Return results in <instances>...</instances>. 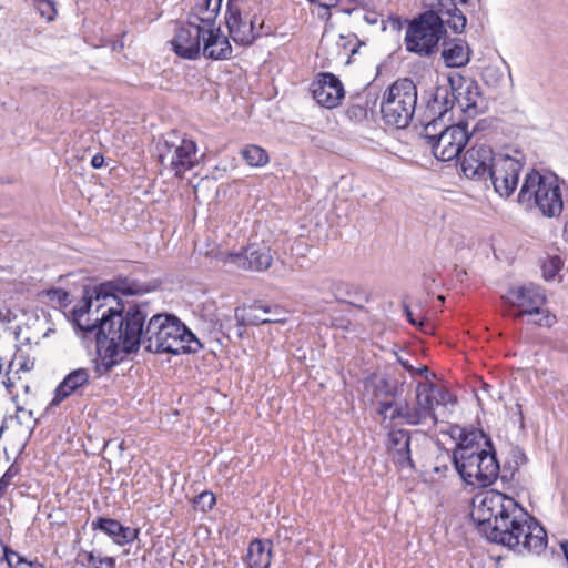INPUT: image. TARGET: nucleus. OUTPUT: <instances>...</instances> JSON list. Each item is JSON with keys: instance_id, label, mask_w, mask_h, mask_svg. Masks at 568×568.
Segmentation results:
<instances>
[{"instance_id": "f257e3e1", "label": "nucleus", "mask_w": 568, "mask_h": 568, "mask_svg": "<svg viewBox=\"0 0 568 568\" xmlns=\"http://www.w3.org/2000/svg\"><path fill=\"white\" fill-rule=\"evenodd\" d=\"M470 518L479 534L491 542L534 554H540L547 546L545 528L514 498L497 490L474 497Z\"/></svg>"}, {"instance_id": "f03ea898", "label": "nucleus", "mask_w": 568, "mask_h": 568, "mask_svg": "<svg viewBox=\"0 0 568 568\" xmlns=\"http://www.w3.org/2000/svg\"><path fill=\"white\" fill-rule=\"evenodd\" d=\"M129 323L124 335L125 349L138 352L141 346L150 353L173 355L195 354L203 348L201 341L172 314L149 315L145 305H132L128 308Z\"/></svg>"}, {"instance_id": "7ed1b4c3", "label": "nucleus", "mask_w": 568, "mask_h": 568, "mask_svg": "<svg viewBox=\"0 0 568 568\" xmlns=\"http://www.w3.org/2000/svg\"><path fill=\"white\" fill-rule=\"evenodd\" d=\"M129 323L128 310L110 306L101 314L100 327L95 333V346L100 357V367L106 373L122 361L124 355L133 354L125 349V332Z\"/></svg>"}, {"instance_id": "20e7f679", "label": "nucleus", "mask_w": 568, "mask_h": 568, "mask_svg": "<svg viewBox=\"0 0 568 568\" xmlns=\"http://www.w3.org/2000/svg\"><path fill=\"white\" fill-rule=\"evenodd\" d=\"M517 202L528 210L538 209L546 217L559 216L564 210V201L558 176L541 174L532 169L525 175Z\"/></svg>"}, {"instance_id": "39448f33", "label": "nucleus", "mask_w": 568, "mask_h": 568, "mask_svg": "<svg viewBox=\"0 0 568 568\" xmlns=\"http://www.w3.org/2000/svg\"><path fill=\"white\" fill-rule=\"evenodd\" d=\"M417 87L413 80L403 78L389 85L381 103V113L386 125L405 129L415 114Z\"/></svg>"}, {"instance_id": "423d86ee", "label": "nucleus", "mask_w": 568, "mask_h": 568, "mask_svg": "<svg viewBox=\"0 0 568 568\" xmlns=\"http://www.w3.org/2000/svg\"><path fill=\"white\" fill-rule=\"evenodd\" d=\"M446 17L435 10H427L409 21L405 47L408 52L430 57L438 50L439 41L446 36Z\"/></svg>"}, {"instance_id": "0eeeda50", "label": "nucleus", "mask_w": 568, "mask_h": 568, "mask_svg": "<svg viewBox=\"0 0 568 568\" xmlns=\"http://www.w3.org/2000/svg\"><path fill=\"white\" fill-rule=\"evenodd\" d=\"M504 304L509 308L505 311L508 316L519 320L524 315L539 316L532 323L541 327H551L556 322V315L544 308L547 302L545 290L536 284L529 283L508 290L503 297Z\"/></svg>"}, {"instance_id": "6e6552de", "label": "nucleus", "mask_w": 568, "mask_h": 568, "mask_svg": "<svg viewBox=\"0 0 568 568\" xmlns=\"http://www.w3.org/2000/svg\"><path fill=\"white\" fill-rule=\"evenodd\" d=\"M224 20L230 37L240 45L248 47L256 39L272 33V28L265 24L263 6L258 1L252 8L226 10Z\"/></svg>"}, {"instance_id": "1a4fd4ad", "label": "nucleus", "mask_w": 568, "mask_h": 568, "mask_svg": "<svg viewBox=\"0 0 568 568\" xmlns=\"http://www.w3.org/2000/svg\"><path fill=\"white\" fill-rule=\"evenodd\" d=\"M453 463L460 478L471 486H490L500 474V465L494 447L480 449L475 454H468L465 450L464 454L460 453V459Z\"/></svg>"}, {"instance_id": "9d476101", "label": "nucleus", "mask_w": 568, "mask_h": 568, "mask_svg": "<svg viewBox=\"0 0 568 568\" xmlns=\"http://www.w3.org/2000/svg\"><path fill=\"white\" fill-rule=\"evenodd\" d=\"M158 148L160 164L168 166L178 178H182L186 171L192 170L197 163L196 143L175 131L169 132L163 143H160Z\"/></svg>"}, {"instance_id": "9b49d317", "label": "nucleus", "mask_w": 568, "mask_h": 568, "mask_svg": "<svg viewBox=\"0 0 568 568\" xmlns=\"http://www.w3.org/2000/svg\"><path fill=\"white\" fill-rule=\"evenodd\" d=\"M156 287V284H144L136 280L118 276L112 281L99 284L92 290L95 302L98 303L95 312L98 313L105 306L106 308L110 306H119L125 311L132 305H139V303L124 302L119 295H141L154 291ZM140 305H145V307L148 306L146 303H140Z\"/></svg>"}, {"instance_id": "f8f14e48", "label": "nucleus", "mask_w": 568, "mask_h": 568, "mask_svg": "<svg viewBox=\"0 0 568 568\" xmlns=\"http://www.w3.org/2000/svg\"><path fill=\"white\" fill-rule=\"evenodd\" d=\"M467 125L465 120H460L457 124L442 129L439 136L430 145L434 156L443 162L458 158L471 136Z\"/></svg>"}, {"instance_id": "ddd939ff", "label": "nucleus", "mask_w": 568, "mask_h": 568, "mask_svg": "<svg viewBox=\"0 0 568 568\" xmlns=\"http://www.w3.org/2000/svg\"><path fill=\"white\" fill-rule=\"evenodd\" d=\"M523 163L509 155L498 154L495 159V165L488 173V180L491 181L494 190L499 196L508 199L514 194L518 186L519 174Z\"/></svg>"}, {"instance_id": "4468645a", "label": "nucleus", "mask_w": 568, "mask_h": 568, "mask_svg": "<svg viewBox=\"0 0 568 568\" xmlns=\"http://www.w3.org/2000/svg\"><path fill=\"white\" fill-rule=\"evenodd\" d=\"M497 155L489 145L475 144L466 150L460 162V169L468 179L487 181Z\"/></svg>"}, {"instance_id": "2eb2a0df", "label": "nucleus", "mask_w": 568, "mask_h": 568, "mask_svg": "<svg viewBox=\"0 0 568 568\" xmlns=\"http://www.w3.org/2000/svg\"><path fill=\"white\" fill-rule=\"evenodd\" d=\"M450 109H453V102L449 100V89L437 87L432 94V99L427 102V111L433 118L425 124L423 130V138L429 146L439 136L440 130L447 128L444 123V118Z\"/></svg>"}, {"instance_id": "dca6fc26", "label": "nucleus", "mask_w": 568, "mask_h": 568, "mask_svg": "<svg viewBox=\"0 0 568 568\" xmlns=\"http://www.w3.org/2000/svg\"><path fill=\"white\" fill-rule=\"evenodd\" d=\"M205 38L204 27L192 20L180 26L171 43L176 55L187 60H195L201 54V42Z\"/></svg>"}, {"instance_id": "f3484780", "label": "nucleus", "mask_w": 568, "mask_h": 568, "mask_svg": "<svg viewBox=\"0 0 568 568\" xmlns=\"http://www.w3.org/2000/svg\"><path fill=\"white\" fill-rule=\"evenodd\" d=\"M273 256L270 247L250 244L239 253H227L223 258L224 264L251 272H264L272 265Z\"/></svg>"}, {"instance_id": "a211bd4d", "label": "nucleus", "mask_w": 568, "mask_h": 568, "mask_svg": "<svg viewBox=\"0 0 568 568\" xmlns=\"http://www.w3.org/2000/svg\"><path fill=\"white\" fill-rule=\"evenodd\" d=\"M314 100L324 108L337 106L344 98L345 91L341 80L332 73H321L311 84Z\"/></svg>"}, {"instance_id": "6ab92c4d", "label": "nucleus", "mask_w": 568, "mask_h": 568, "mask_svg": "<svg viewBox=\"0 0 568 568\" xmlns=\"http://www.w3.org/2000/svg\"><path fill=\"white\" fill-rule=\"evenodd\" d=\"M413 438L410 433L403 428H392L388 432L387 450L393 462L400 468L415 469L413 460Z\"/></svg>"}, {"instance_id": "aec40b11", "label": "nucleus", "mask_w": 568, "mask_h": 568, "mask_svg": "<svg viewBox=\"0 0 568 568\" xmlns=\"http://www.w3.org/2000/svg\"><path fill=\"white\" fill-rule=\"evenodd\" d=\"M449 100L456 103L467 118H475L481 110L483 97L476 81H465L456 90H449Z\"/></svg>"}, {"instance_id": "412c9836", "label": "nucleus", "mask_w": 568, "mask_h": 568, "mask_svg": "<svg viewBox=\"0 0 568 568\" xmlns=\"http://www.w3.org/2000/svg\"><path fill=\"white\" fill-rule=\"evenodd\" d=\"M234 320V324L232 323L231 318H227L226 321L220 323V331L229 339H231L232 336H235L236 338L241 339L245 334L246 325L284 323L286 321L285 317L280 316L261 317L258 315H252L246 318L240 307L235 308Z\"/></svg>"}, {"instance_id": "4be33fe9", "label": "nucleus", "mask_w": 568, "mask_h": 568, "mask_svg": "<svg viewBox=\"0 0 568 568\" xmlns=\"http://www.w3.org/2000/svg\"><path fill=\"white\" fill-rule=\"evenodd\" d=\"M94 293L85 288L81 302L73 307L72 311V323L74 327L83 333V336L88 334H94L99 331L101 317L91 320V307L93 305Z\"/></svg>"}, {"instance_id": "5701e85b", "label": "nucleus", "mask_w": 568, "mask_h": 568, "mask_svg": "<svg viewBox=\"0 0 568 568\" xmlns=\"http://www.w3.org/2000/svg\"><path fill=\"white\" fill-rule=\"evenodd\" d=\"M3 362H8V374L18 375L20 372H29L33 368L34 362L21 353L17 343L0 338V374Z\"/></svg>"}, {"instance_id": "b1692460", "label": "nucleus", "mask_w": 568, "mask_h": 568, "mask_svg": "<svg viewBox=\"0 0 568 568\" xmlns=\"http://www.w3.org/2000/svg\"><path fill=\"white\" fill-rule=\"evenodd\" d=\"M494 447L491 439L481 429L459 428V442L453 453V462L460 459V453L475 454L480 449Z\"/></svg>"}, {"instance_id": "393cba45", "label": "nucleus", "mask_w": 568, "mask_h": 568, "mask_svg": "<svg viewBox=\"0 0 568 568\" xmlns=\"http://www.w3.org/2000/svg\"><path fill=\"white\" fill-rule=\"evenodd\" d=\"M232 45L220 27L207 30L203 38V55L211 60H227L232 57Z\"/></svg>"}, {"instance_id": "a878e982", "label": "nucleus", "mask_w": 568, "mask_h": 568, "mask_svg": "<svg viewBox=\"0 0 568 568\" xmlns=\"http://www.w3.org/2000/svg\"><path fill=\"white\" fill-rule=\"evenodd\" d=\"M92 529L101 530L112 537L120 545H126L138 538L139 530L123 526L119 520L113 518L99 517L92 521Z\"/></svg>"}, {"instance_id": "bb28decb", "label": "nucleus", "mask_w": 568, "mask_h": 568, "mask_svg": "<svg viewBox=\"0 0 568 568\" xmlns=\"http://www.w3.org/2000/svg\"><path fill=\"white\" fill-rule=\"evenodd\" d=\"M469 0H436L430 10L438 11L446 17V24L455 32L462 33L465 30L467 19L457 3L466 4Z\"/></svg>"}, {"instance_id": "cd10ccee", "label": "nucleus", "mask_w": 568, "mask_h": 568, "mask_svg": "<svg viewBox=\"0 0 568 568\" xmlns=\"http://www.w3.org/2000/svg\"><path fill=\"white\" fill-rule=\"evenodd\" d=\"M90 374L85 368H78L70 372L63 381L58 385L54 392V397L51 400V406H58L62 400L68 398L71 394L89 384Z\"/></svg>"}, {"instance_id": "c85d7f7f", "label": "nucleus", "mask_w": 568, "mask_h": 568, "mask_svg": "<svg viewBox=\"0 0 568 568\" xmlns=\"http://www.w3.org/2000/svg\"><path fill=\"white\" fill-rule=\"evenodd\" d=\"M470 48L463 39L445 40L442 58L448 68L465 67L470 60Z\"/></svg>"}, {"instance_id": "c756f323", "label": "nucleus", "mask_w": 568, "mask_h": 568, "mask_svg": "<svg viewBox=\"0 0 568 568\" xmlns=\"http://www.w3.org/2000/svg\"><path fill=\"white\" fill-rule=\"evenodd\" d=\"M271 540L254 539L247 548L246 561L248 568H270L272 562Z\"/></svg>"}, {"instance_id": "7c9ffc66", "label": "nucleus", "mask_w": 568, "mask_h": 568, "mask_svg": "<svg viewBox=\"0 0 568 568\" xmlns=\"http://www.w3.org/2000/svg\"><path fill=\"white\" fill-rule=\"evenodd\" d=\"M432 390L429 385H425L424 383H418L416 386V404L424 416L426 422H430L433 426L437 424V416L435 414V404L432 398V394L429 393Z\"/></svg>"}, {"instance_id": "2f4dec72", "label": "nucleus", "mask_w": 568, "mask_h": 568, "mask_svg": "<svg viewBox=\"0 0 568 568\" xmlns=\"http://www.w3.org/2000/svg\"><path fill=\"white\" fill-rule=\"evenodd\" d=\"M222 0H215L212 9H200L199 13H190L189 20L195 21L201 27H204V32L207 30L215 29V20L221 9Z\"/></svg>"}, {"instance_id": "473e14b6", "label": "nucleus", "mask_w": 568, "mask_h": 568, "mask_svg": "<svg viewBox=\"0 0 568 568\" xmlns=\"http://www.w3.org/2000/svg\"><path fill=\"white\" fill-rule=\"evenodd\" d=\"M242 156L251 166H262L268 162L266 151L257 145H247L243 149Z\"/></svg>"}, {"instance_id": "72a5a7b5", "label": "nucleus", "mask_w": 568, "mask_h": 568, "mask_svg": "<svg viewBox=\"0 0 568 568\" xmlns=\"http://www.w3.org/2000/svg\"><path fill=\"white\" fill-rule=\"evenodd\" d=\"M82 565L89 568H114L115 560L112 557H102L93 552H83L80 555Z\"/></svg>"}, {"instance_id": "f704fd0d", "label": "nucleus", "mask_w": 568, "mask_h": 568, "mask_svg": "<svg viewBox=\"0 0 568 568\" xmlns=\"http://www.w3.org/2000/svg\"><path fill=\"white\" fill-rule=\"evenodd\" d=\"M425 385H429L432 390L429 393L432 394V398L434 400L435 406L438 405H448V404H455L456 398L455 396L445 387L437 386L432 382L424 383Z\"/></svg>"}, {"instance_id": "c9c22d12", "label": "nucleus", "mask_w": 568, "mask_h": 568, "mask_svg": "<svg viewBox=\"0 0 568 568\" xmlns=\"http://www.w3.org/2000/svg\"><path fill=\"white\" fill-rule=\"evenodd\" d=\"M397 392H398L397 384L395 382L389 381L386 377L379 378L374 384V395L376 398L396 397Z\"/></svg>"}, {"instance_id": "e433bc0d", "label": "nucleus", "mask_w": 568, "mask_h": 568, "mask_svg": "<svg viewBox=\"0 0 568 568\" xmlns=\"http://www.w3.org/2000/svg\"><path fill=\"white\" fill-rule=\"evenodd\" d=\"M562 266H564V261L559 255L548 256L541 265L544 278L546 281L554 280L555 276L562 268Z\"/></svg>"}, {"instance_id": "4c0bfd02", "label": "nucleus", "mask_w": 568, "mask_h": 568, "mask_svg": "<svg viewBox=\"0 0 568 568\" xmlns=\"http://www.w3.org/2000/svg\"><path fill=\"white\" fill-rule=\"evenodd\" d=\"M404 413L406 414L405 425L416 426L425 425L427 423L422 413L419 412L416 402L414 404H409L405 400Z\"/></svg>"}, {"instance_id": "58836bf2", "label": "nucleus", "mask_w": 568, "mask_h": 568, "mask_svg": "<svg viewBox=\"0 0 568 568\" xmlns=\"http://www.w3.org/2000/svg\"><path fill=\"white\" fill-rule=\"evenodd\" d=\"M216 503L215 495L210 490H204L200 495L195 496L193 499V505L195 509H200L203 513H206L213 508Z\"/></svg>"}, {"instance_id": "ea45409f", "label": "nucleus", "mask_w": 568, "mask_h": 568, "mask_svg": "<svg viewBox=\"0 0 568 568\" xmlns=\"http://www.w3.org/2000/svg\"><path fill=\"white\" fill-rule=\"evenodd\" d=\"M33 4L48 21H52L57 14L54 0H33Z\"/></svg>"}, {"instance_id": "a19ab883", "label": "nucleus", "mask_w": 568, "mask_h": 568, "mask_svg": "<svg viewBox=\"0 0 568 568\" xmlns=\"http://www.w3.org/2000/svg\"><path fill=\"white\" fill-rule=\"evenodd\" d=\"M3 557L10 568H20V565L26 559L21 557L18 552L13 551L12 549H9L7 546H3Z\"/></svg>"}, {"instance_id": "79ce46f5", "label": "nucleus", "mask_w": 568, "mask_h": 568, "mask_svg": "<svg viewBox=\"0 0 568 568\" xmlns=\"http://www.w3.org/2000/svg\"><path fill=\"white\" fill-rule=\"evenodd\" d=\"M404 312L406 314V317H407L408 322L412 325L418 327L420 331H423L425 333L429 332V328H430L429 324L425 320H423V318H419V320L416 318L414 316V313L410 311L409 306L406 305V304H404Z\"/></svg>"}, {"instance_id": "37998d69", "label": "nucleus", "mask_w": 568, "mask_h": 568, "mask_svg": "<svg viewBox=\"0 0 568 568\" xmlns=\"http://www.w3.org/2000/svg\"><path fill=\"white\" fill-rule=\"evenodd\" d=\"M19 474V467L14 464L10 465L6 473L0 478V490L6 493L12 479Z\"/></svg>"}, {"instance_id": "c03bdc74", "label": "nucleus", "mask_w": 568, "mask_h": 568, "mask_svg": "<svg viewBox=\"0 0 568 568\" xmlns=\"http://www.w3.org/2000/svg\"><path fill=\"white\" fill-rule=\"evenodd\" d=\"M346 115L347 118H349L351 120H354V121H362L364 119H366L367 116V110L365 106H362L359 104H353V105H349L346 110Z\"/></svg>"}, {"instance_id": "a18cd8bd", "label": "nucleus", "mask_w": 568, "mask_h": 568, "mask_svg": "<svg viewBox=\"0 0 568 568\" xmlns=\"http://www.w3.org/2000/svg\"><path fill=\"white\" fill-rule=\"evenodd\" d=\"M483 78L487 83L497 84L501 80L503 74L497 68H485L483 71Z\"/></svg>"}, {"instance_id": "49530a36", "label": "nucleus", "mask_w": 568, "mask_h": 568, "mask_svg": "<svg viewBox=\"0 0 568 568\" xmlns=\"http://www.w3.org/2000/svg\"><path fill=\"white\" fill-rule=\"evenodd\" d=\"M405 416L404 413V403L395 404L394 408L390 409V413H388L387 418H389L390 422L400 420L402 424H405Z\"/></svg>"}, {"instance_id": "de8ad7c7", "label": "nucleus", "mask_w": 568, "mask_h": 568, "mask_svg": "<svg viewBox=\"0 0 568 568\" xmlns=\"http://www.w3.org/2000/svg\"><path fill=\"white\" fill-rule=\"evenodd\" d=\"M395 404L396 403L394 400H386V399L378 400L377 402V414L379 416H382L384 420L387 419V415L390 412V409L394 408Z\"/></svg>"}, {"instance_id": "09e8293b", "label": "nucleus", "mask_w": 568, "mask_h": 568, "mask_svg": "<svg viewBox=\"0 0 568 568\" xmlns=\"http://www.w3.org/2000/svg\"><path fill=\"white\" fill-rule=\"evenodd\" d=\"M255 308L262 310L265 314H270L271 316L285 317L284 315L286 314V312L278 306L272 307L268 305H261V306H256Z\"/></svg>"}, {"instance_id": "8fccbe9b", "label": "nucleus", "mask_w": 568, "mask_h": 568, "mask_svg": "<svg viewBox=\"0 0 568 568\" xmlns=\"http://www.w3.org/2000/svg\"><path fill=\"white\" fill-rule=\"evenodd\" d=\"M254 3H251L248 0H227L226 10H231L233 8H252Z\"/></svg>"}, {"instance_id": "3c124183", "label": "nucleus", "mask_w": 568, "mask_h": 568, "mask_svg": "<svg viewBox=\"0 0 568 568\" xmlns=\"http://www.w3.org/2000/svg\"><path fill=\"white\" fill-rule=\"evenodd\" d=\"M414 374L424 376L427 382H430V378L435 377V374L429 372L427 366H422L419 368H415V373Z\"/></svg>"}, {"instance_id": "603ef678", "label": "nucleus", "mask_w": 568, "mask_h": 568, "mask_svg": "<svg viewBox=\"0 0 568 568\" xmlns=\"http://www.w3.org/2000/svg\"><path fill=\"white\" fill-rule=\"evenodd\" d=\"M513 456L515 458L516 469L519 467V465L526 463V455L520 449H514Z\"/></svg>"}, {"instance_id": "864d4df0", "label": "nucleus", "mask_w": 568, "mask_h": 568, "mask_svg": "<svg viewBox=\"0 0 568 568\" xmlns=\"http://www.w3.org/2000/svg\"><path fill=\"white\" fill-rule=\"evenodd\" d=\"M214 6V3L212 2V0H202L201 3H197L191 13H199V10L200 9H212V7Z\"/></svg>"}, {"instance_id": "5fc2aeb1", "label": "nucleus", "mask_w": 568, "mask_h": 568, "mask_svg": "<svg viewBox=\"0 0 568 568\" xmlns=\"http://www.w3.org/2000/svg\"><path fill=\"white\" fill-rule=\"evenodd\" d=\"M103 163H104V158L102 154L98 153L95 155H93L92 160H91V165L94 168V169H100L103 166Z\"/></svg>"}, {"instance_id": "6e6d98bb", "label": "nucleus", "mask_w": 568, "mask_h": 568, "mask_svg": "<svg viewBox=\"0 0 568 568\" xmlns=\"http://www.w3.org/2000/svg\"><path fill=\"white\" fill-rule=\"evenodd\" d=\"M11 374H8V371L6 372V376L7 378L2 382L6 389L11 394L12 393V389L14 387V382L12 379V377L10 376Z\"/></svg>"}, {"instance_id": "4d7b16f0", "label": "nucleus", "mask_w": 568, "mask_h": 568, "mask_svg": "<svg viewBox=\"0 0 568 568\" xmlns=\"http://www.w3.org/2000/svg\"><path fill=\"white\" fill-rule=\"evenodd\" d=\"M20 568H44V567L39 562H33V561H29V560L24 559V561L20 565Z\"/></svg>"}, {"instance_id": "13d9d810", "label": "nucleus", "mask_w": 568, "mask_h": 568, "mask_svg": "<svg viewBox=\"0 0 568 568\" xmlns=\"http://www.w3.org/2000/svg\"><path fill=\"white\" fill-rule=\"evenodd\" d=\"M399 364L409 373L414 374L415 368L408 363V361L403 359L402 357H398Z\"/></svg>"}, {"instance_id": "bf43d9fd", "label": "nucleus", "mask_w": 568, "mask_h": 568, "mask_svg": "<svg viewBox=\"0 0 568 568\" xmlns=\"http://www.w3.org/2000/svg\"><path fill=\"white\" fill-rule=\"evenodd\" d=\"M515 407H516V412L518 414L519 424L521 427H524L525 419H524V414H523V406H521V404L517 403Z\"/></svg>"}, {"instance_id": "052dcab7", "label": "nucleus", "mask_w": 568, "mask_h": 568, "mask_svg": "<svg viewBox=\"0 0 568 568\" xmlns=\"http://www.w3.org/2000/svg\"><path fill=\"white\" fill-rule=\"evenodd\" d=\"M365 20L369 23V24H375L377 22V16L375 13L373 14H367L365 16Z\"/></svg>"}, {"instance_id": "680f3d73", "label": "nucleus", "mask_w": 568, "mask_h": 568, "mask_svg": "<svg viewBox=\"0 0 568 568\" xmlns=\"http://www.w3.org/2000/svg\"><path fill=\"white\" fill-rule=\"evenodd\" d=\"M564 237L566 241H568V220L566 221L564 226Z\"/></svg>"}, {"instance_id": "e2e57ef3", "label": "nucleus", "mask_w": 568, "mask_h": 568, "mask_svg": "<svg viewBox=\"0 0 568 568\" xmlns=\"http://www.w3.org/2000/svg\"><path fill=\"white\" fill-rule=\"evenodd\" d=\"M4 491L0 490V498L3 496Z\"/></svg>"}]
</instances>
